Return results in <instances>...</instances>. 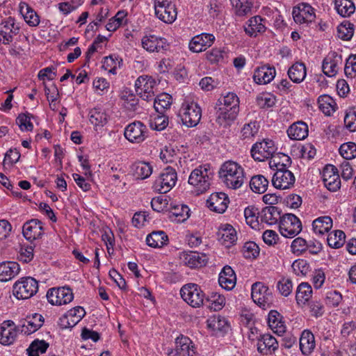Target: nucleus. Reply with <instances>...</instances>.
Segmentation results:
<instances>
[{"label": "nucleus", "mask_w": 356, "mask_h": 356, "mask_svg": "<svg viewBox=\"0 0 356 356\" xmlns=\"http://www.w3.org/2000/svg\"><path fill=\"white\" fill-rule=\"evenodd\" d=\"M49 343L44 340H34L27 349L28 356H39V353H44Z\"/></svg>", "instance_id": "obj_52"}, {"label": "nucleus", "mask_w": 356, "mask_h": 356, "mask_svg": "<svg viewBox=\"0 0 356 356\" xmlns=\"http://www.w3.org/2000/svg\"><path fill=\"white\" fill-rule=\"evenodd\" d=\"M312 289L307 282L300 283L296 293V300L298 305H305L308 302L312 296Z\"/></svg>", "instance_id": "obj_36"}, {"label": "nucleus", "mask_w": 356, "mask_h": 356, "mask_svg": "<svg viewBox=\"0 0 356 356\" xmlns=\"http://www.w3.org/2000/svg\"><path fill=\"white\" fill-rule=\"evenodd\" d=\"M287 134L292 140H304L308 136V126L304 122H297L287 129Z\"/></svg>", "instance_id": "obj_30"}, {"label": "nucleus", "mask_w": 356, "mask_h": 356, "mask_svg": "<svg viewBox=\"0 0 356 356\" xmlns=\"http://www.w3.org/2000/svg\"><path fill=\"white\" fill-rule=\"evenodd\" d=\"M190 209L188 206L184 204H177L171 207L170 218L175 216L179 222H183L189 217Z\"/></svg>", "instance_id": "obj_51"}, {"label": "nucleus", "mask_w": 356, "mask_h": 356, "mask_svg": "<svg viewBox=\"0 0 356 356\" xmlns=\"http://www.w3.org/2000/svg\"><path fill=\"white\" fill-rule=\"evenodd\" d=\"M156 81L148 75L140 76L135 82V89L138 95L143 100L151 102L155 96L154 88Z\"/></svg>", "instance_id": "obj_10"}, {"label": "nucleus", "mask_w": 356, "mask_h": 356, "mask_svg": "<svg viewBox=\"0 0 356 356\" xmlns=\"http://www.w3.org/2000/svg\"><path fill=\"white\" fill-rule=\"evenodd\" d=\"M177 180L176 170L173 168L168 166L163 169L159 177L154 181L153 188L159 193H166L175 186Z\"/></svg>", "instance_id": "obj_6"}, {"label": "nucleus", "mask_w": 356, "mask_h": 356, "mask_svg": "<svg viewBox=\"0 0 356 356\" xmlns=\"http://www.w3.org/2000/svg\"><path fill=\"white\" fill-rule=\"evenodd\" d=\"M239 112V98L234 92L224 96V127L230 126Z\"/></svg>", "instance_id": "obj_9"}, {"label": "nucleus", "mask_w": 356, "mask_h": 356, "mask_svg": "<svg viewBox=\"0 0 356 356\" xmlns=\"http://www.w3.org/2000/svg\"><path fill=\"white\" fill-rule=\"evenodd\" d=\"M142 46L149 52H161L166 51L169 47V44L164 38L150 35L143 38Z\"/></svg>", "instance_id": "obj_16"}, {"label": "nucleus", "mask_w": 356, "mask_h": 356, "mask_svg": "<svg viewBox=\"0 0 356 356\" xmlns=\"http://www.w3.org/2000/svg\"><path fill=\"white\" fill-rule=\"evenodd\" d=\"M291 248L294 254L300 255L307 250V242L304 238L298 237L292 241Z\"/></svg>", "instance_id": "obj_63"}, {"label": "nucleus", "mask_w": 356, "mask_h": 356, "mask_svg": "<svg viewBox=\"0 0 356 356\" xmlns=\"http://www.w3.org/2000/svg\"><path fill=\"white\" fill-rule=\"evenodd\" d=\"M275 74L276 71L274 67L263 65L255 70L253 79L257 84H266L275 78Z\"/></svg>", "instance_id": "obj_24"}, {"label": "nucleus", "mask_w": 356, "mask_h": 356, "mask_svg": "<svg viewBox=\"0 0 356 356\" xmlns=\"http://www.w3.org/2000/svg\"><path fill=\"white\" fill-rule=\"evenodd\" d=\"M323 180L325 186L330 191L340 188L341 179L337 168L333 165H327L323 171Z\"/></svg>", "instance_id": "obj_15"}, {"label": "nucleus", "mask_w": 356, "mask_h": 356, "mask_svg": "<svg viewBox=\"0 0 356 356\" xmlns=\"http://www.w3.org/2000/svg\"><path fill=\"white\" fill-rule=\"evenodd\" d=\"M22 232L29 241L40 238L43 235L42 223L38 219H31L24 224Z\"/></svg>", "instance_id": "obj_20"}, {"label": "nucleus", "mask_w": 356, "mask_h": 356, "mask_svg": "<svg viewBox=\"0 0 356 356\" xmlns=\"http://www.w3.org/2000/svg\"><path fill=\"white\" fill-rule=\"evenodd\" d=\"M222 192L211 193L207 200V207L212 211L222 213Z\"/></svg>", "instance_id": "obj_48"}, {"label": "nucleus", "mask_w": 356, "mask_h": 356, "mask_svg": "<svg viewBox=\"0 0 356 356\" xmlns=\"http://www.w3.org/2000/svg\"><path fill=\"white\" fill-rule=\"evenodd\" d=\"M338 36L343 40H350L354 33V25L348 21H344L337 27Z\"/></svg>", "instance_id": "obj_54"}, {"label": "nucleus", "mask_w": 356, "mask_h": 356, "mask_svg": "<svg viewBox=\"0 0 356 356\" xmlns=\"http://www.w3.org/2000/svg\"><path fill=\"white\" fill-rule=\"evenodd\" d=\"M291 164V158L289 156L281 153L277 154L276 156H273L269 163L270 168H275V170L288 169Z\"/></svg>", "instance_id": "obj_47"}, {"label": "nucleus", "mask_w": 356, "mask_h": 356, "mask_svg": "<svg viewBox=\"0 0 356 356\" xmlns=\"http://www.w3.org/2000/svg\"><path fill=\"white\" fill-rule=\"evenodd\" d=\"M32 115L29 113H21L16 119V124L22 131H31L33 129V124L31 122Z\"/></svg>", "instance_id": "obj_58"}, {"label": "nucleus", "mask_w": 356, "mask_h": 356, "mask_svg": "<svg viewBox=\"0 0 356 356\" xmlns=\"http://www.w3.org/2000/svg\"><path fill=\"white\" fill-rule=\"evenodd\" d=\"M182 299L193 307H200L203 305L204 293L196 284L189 283L183 286L180 290Z\"/></svg>", "instance_id": "obj_5"}, {"label": "nucleus", "mask_w": 356, "mask_h": 356, "mask_svg": "<svg viewBox=\"0 0 356 356\" xmlns=\"http://www.w3.org/2000/svg\"><path fill=\"white\" fill-rule=\"evenodd\" d=\"M276 149L274 142L271 140L264 139L261 142L254 143L251 148V156L255 161H264L273 158Z\"/></svg>", "instance_id": "obj_11"}, {"label": "nucleus", "mask_w": 356, "mask_h": 356, "mask_svg": "<svg viewBox=\"0 0 356 356\" xmlns=\"http://www.w3.org/2000/svg\"><path fill=\"white\" fill-rule=\"evenodd\" d=\"M344 72L347 77L356 76V55H351L346 60Z\"/></svg>", "instance_id": "obj_64"}, {"label": "nucleus", "mask_w": 356, "mask_h": 356, "mask_svg": "<svg viewBox=\"0 0 356 356\" xmlns=\"http://www.w3.org/2000/svg\"><path fill=\"white\" fill-rule=\"evenodd\" d=\"M268 325L275 332L282 333L285 332V326L282 321L281 314L275 311L271 310L268 314Z\"/></svg>", "instance_id": "obj_46"}, {"label": "nucleus", "mask_w": 356, "mask_h": 356, "mask_svg": "<svg viewBox=\"0 0 356 356\" xmlns=\"http://www.w3.org/2000/svg\"><path fill=\"white\" fill-rule=\"evenodd\" d=\"M260 216L262 222L269 225H275L278 220H281V211L278 207L274 206H268L264 207L260 212Z\"/></svg>", "instance_id": "obj_32"}, {"label": "nucleus", "mask_w": 356, "mask_h": 356, "mask_svg": "<svg viewBox=\"0 0 356 356\" xmlns=\"http://www.w3.org/2000/svg\"><path fill=\"white\" fill-rule=\"evenodd\" d=\"M287 74L289 79L293 83H300L302 82L306 77V66L303 63L296 62L289 68Z\"/></svg>", "instance_id": "obj_31"}, {"label": "nucleus", "mask_w": 356, "mask_h": 356, "mask_svg": "<svg viewBox=\"0 0 356 356\" xmlns=\"http://www.w3.org/2000/svg\"><path fill=\"white\" fill-rule=\"evenodd\" d=\"M213 175L209 164L202 165L193 170L188 180L189 185L193 186L192 192L195 195L207 192L210 188Z\"/></svg>", "instance_id": "obj_1"}, {"label": "nucleus", "mask_w": 356, "mask_h": 356, "mask_svg": "<svg viewBox=\"0 0 356 356\" xmlns=\"http://www.w3.org/2000/svg\"><path fill=\"white\" fill-rule=\"evenodd\" d=\"M108 115L101 108H95L90 111V122L95 127H104L108 122Z\"/></svg>", "instance_id": "obj_42"}, {"label": "nucleus", "mask_w": 356, "mask_h": 356, "mask_svg": "<svg viewBox=\"0 0 356 356\" xmlns=\"http://www.w3.org/2000/svg\"><path fill=\"white\" fill-rule=\"evenodd\" d=\"M44 322V317L38 313L26 316L21 325L20 331L25 334H32L38 330Z\"/></svg>", "instance_id": "obj_21"}, {"label": "nucleus", "mask_w": 356, "mask_h": 356, "mask_svg": "<svg viewBox=\"0 0 356 356\" xmlns=\"http://www.w3.org/2000/svg\"><path fill=\"white\" fill-rule=\"evenodd\" d=\"M291 267L294 273L298 276H305L310 271L309 264L304 259L296 260Z\"/></svg>", "instance_id": "obj_61"}, {"label": "nucleus", "mask_w": 356, "mask_h": 356, "mask_svg": "<svg viewBox=\"0 0 356 356\" xmlns=\"http://www.w3.org/2000/svg\"><path fill=\"white\" fill-rule=\"evenodd\" d=\"M19 327H16L12 321H5L0 327V343L12 344L16 339Z\"/></svg>", "instance_id": "obj_18"}, {"label": "nucleus", "mask_w": 356, "mask_h": 356, "mask_svg": "<svg viewBox=\"0 0 356 356\" xmlns=\"http://www.w3.org/2000/svg\"><path fill=\"white\" fill-rule=\"evenodd\" d=\"M312 227L316 234L322 235L328 232L332 227V220L330 216H322L313 221Z\"/></svg>", "instance_id": "obj_39"}, {"label": "nucleus", "mask_w": 356, "mask_h": 356, "mask_svg": "<svg viewBox=\"0 0 356 356\" xmlns=\"http://www.w3.org/2000/svg\"><path fill=\"white\" fill-rule=\"evenodd\" d=\"M178 116L184 125L194 127L201 120L202 109L197 102L184 100L179 110Z\"/></svg>", "instance_id": "obj_3"}, {"label": "nucleus", "mask_w": 356, "mask_h": 356, "mask_svg": "<svg viewBox=\"0 0 356 356\" xmlns=\"http://www.w3.org/2000/svg\"><path fill=\"white\" fill-rule=\"evenodd\" d=\"M318 104L319 109L327 115H330L335 111L337 104L327 95H321L318 99Z\"/></svg>", "instance_id": "obj_41"}, {"label": "nucleus", "mask_w": 356, "mask_h": 356, "mask_svg": "<svg viewBox=\"0 0 356 356\" xmlns=\"http://www.w3.org/2000/svg\"><path fill=\"white\" fill-rule=\"evenodd\" d=\"M20 270L19 265L15 261L0 263V281L8 282L14 278Z\"/></svg>", "instance_id": "obj_27"}, {"label": "nucleus", "mask_w": 356, "mask_h": 356, "mask_svg": "<svg viewBox=\"0 0 356 356\" xmlns=\"http://www.w3.org/2000/svg\"><path fill=\"white\" fill-rule=\"evenodd\" d=\"M206 300L209 303L208 307L211 311L219 312L222 309V298L220 293L212 292Z\"/></svg>", "instance_id": "obj_56"}, {"label": "nucleus", "mask_w": 356, "mask_h": 356, "mask_svg": "<svg viewBox=\"0 0 356 356\" xmlns=\"http://www.w3.org/2000/svg\"><path fill=\"white\" fill-rule=\"evenodd\" d=\"M175 345L179 356H195V346L189 337L180 334L175 339Z\"/></svg>", "instance_id": "obj_26"}, {"label": "nucleus", "mask_w": 356, "mask_h": 356, "mask_svg": "<svg viewBox=\"0 0 356 356\" xmlns=\"http://www.w3.org/2000/svg\"><path fill=\"white\" fill-rule=\"evenodd\" d=\"M238 232L231 224H224V247L230 248L237 244Z\"/></svg>", "instance_id": "obj_38"}, {"label": "nucleus", "mask_w": 356, "mask_h": 356, "mask_svg": "<svg viewBox=\"0 0 356 356\" xmlns=\"http://www.w3.org/2000/svg\"><path fill=\"white\" fill-rule=\"evenodd\" d=\"M49 303L53 305H62L70 303L74 298L72 290L69 286L51 288L47 293Z\"/></svg>", "instance_id": "obj_13"}, {"label": "nucleus", "mask_w": 356, "mask_h": 356, "mask_svg": "<svg viewBox=\"0 0 356 356\" xmlns=\"http://www.w3.org/2000/svg\"><path fill=\"white\" fill-rule=\"evenodd\" d=\"M346 235L341 230H335L329 234L327 241V244L332 248H339L345 243Z\"/></svg>", "instance_id": "obj_49"}, {"label": "nucleus", "mask_w": 356, "mask_h": 356, "mask_svg": "<svg viewBox=\"0 0 356 356\" xmlns=\"http://www.w3.org/2000/svg\"><path fill=\"white\" fill-rule=\"evenodd\" d=\"M293 174L288 169H277L273 175L272 183L276 188L286 189L295 183Z\"/></svg>", "instance_id": "obj_17"}, {"label": "nucleus", "mask_w": 356, "mask_h": 356, "mask_svg": "<svg viewBox=\"0 0 356 356\" xmlns=\"http://www.w3.org/2000/svg\"><path fill=\"white\" fill-rule=\"evenodd\" d=\"M251 297L254 303L262 308L270 307L273 302L272 292L268 286L260 282L252 285Z\"/></svg>", "instance_id": "obj_8"}, {"label": "nucleus", "mask_w": 356, "mask_h": 356, "mask_svg": "<svg viewBox=\"0 0 356 356\" xmlns=\"http://www.w3.org/2000/svg\"><path fill=\"white\" fill-rule=\"evenodd\" d=\"M243 253L246 259H255L259 256V248L256 243L248 241L244 243Z\"/></svg>", "instance_id": "obj_60"}, {"label": "nucleus", "mask_w": 356, "mask_h": 356, "mask_svg": "<svg viewBox=\"0 0 356 356\" xmlns=\"http://www.w3.org/2000/svg\"><path fill=\"white\" fill-rule=\"evenodd\" d=\"M335 8L342 17H349L354 13L355 6L351 0H335Z\"/></svg>", "instance_id": "obj_43"}, {"label": "nucleus", "mask_w": 356, "mask_h": 356, "mask_svg": "<svg viewBox=\"0 0 356 356\" xmlns=\"http://www.w3.org/2000/svg\"><path fill=\"white\" fill-rule=\"evenodd\" d=\"M168 237L163 231H154L149 234L146 238L147 245L157 248L168 244Z\"/></svg>", "instance_id": "obj_33"}, {"label": "nucleus", "mask_w": 356, "mask_h": 356, "mask_svg": "<svg viewBox=\"0 0 356 356\" xmlns=\"http://www.w3.org/2000/svg\"><path fill=\"white\" fill-rule=\"evenodd\" d=\"M244 170L234 161L224 162V184L231 189L239 188L244 182Z\"/></svg>", "instance_id": "obj_2"}, {"label": "nucleus", "mask_w": 356, "mask_h": 356, "mask_svg": "<svg viewBox=\"0 0 356 356\" xmlns=\"http://www.w3.org/2000/svg\"><path fill=\"white\" fill-rule=\"evenodd\" d=\"M122 60L116 55H110L104 58L102 67L109 73L115 74L118 67L120 66Z\"/></svg>", "instance_id": "obj_50"}, {"label": "nucleus", "mask_w": 356, "mask_h": 356, "mask_svg": "<svg viewBox=\"0 0 356 356\" xmlns=\"http://www.w3.org/2000/svg\"><path fill=\"white\" fill-rule=\"evenodd\" d=\"M339 153L346 160L356 157V144L353 142L343 143L339 148Z\"/></svg>", "instance_id": "obj_57"}, {"label": "nucleus", "mask_w": 356, "mask_h": 356, "mask_svg": "<svg viewBox=\"0 0 356 356\" xmlns=\"http://www.w3.org/2000/svg\"><path fill=\"white\" fill-rule=\"evenodd\" d=\"M20 12L29 26L35 27L39 25L40 22L39 15L28 3L20 4Z\"/></svg>", "instance_id": "obj_34"}, {"label": "nucleus", "mask_w": 356, "mask_h": 356, "mask_svg": "<svg viewBox=\"0 0 356 356\" xmlns=\"http://www.w3.org/2000/svg\"><path fill=\"white\" fill-rule=\"evenodd\" d=\"M147 128L140 121L128 124L124 131V136L131 143H141L147 137Z\"/></svg>", "instance_id": "obj_12"}, {"label": "nucleus", "mask_w": 356, "mask_h": 356, "mask_svg": "<svg viewBox=\"0 0 356 356\" xmlns=\"http://www.w3.org/2000/svg\"><path fill=\"white\" fill-rule=\"evenodd\" d=\"M221 321L222 316L219 314H213L207 319V327L213 335H218L222 332V325Z\"/></svg>", "instance_id": "obj_55"}, {"label": "nucleus", "mask_w": 356, "mask_h": 356, "mask_svg": "<svg viewBox=\"0 0 356 356\" xmlns=\"http://www.w3.org/2000/svg\"><path fill=\"white\" fill-rule=\"evenodd\" d=\"M341 60V56L335 52L328 55L323 61L322 70L323 73L330 77L334 76L338 72V62Z\"/></svg>", "instance_id": "obj_28"}, {"label": "nucleus", "mask_w": 356, "mask_h": 356, "mask_svg": "<svg viewBox=\"0 0 356 356\" xmlns=\"http://www.w3.org/2000/svg\"><path fill=\"white\" fill-rule=\"evenodd\" d=\"M257 350L262 355H268L273 353L278 348L276 339L269 334L257 337Z\"/></svg>", "instance_id": "obj_22"}, {"label": "nucleus", "mask_w": 356, "mask_h": 356, "mask_svg": "<svg viewBox=\"0 0 356 356\" xmlns=\"http://www.w3.org/2000/svg\"><path fill=\"white\" fill-rule=\"evenodd\" d=\"M214 40L215 37L209 33H202L195 35L189 43V49L191 51L195 53L205 51L208 47L212 45Z\"/></svg>", "instance_id": "obj_19"}, {"label": "nucleus", "mask_w": 356, "mask_h": 356, "mask_svg": "<svg viewBox=\"0 0 356 356\" xmlns=\"http://www.w3.org/2000/svg\"><path fill=\"white\" fill-rule=\"evenodd\" d=\"M19 31L20 27L13 17H9L3 20L0 24V35L2 36L3 44H10L13 41V38L19 34Z\"/></svg>", "instance_id": "obj_14"}, {"label": "nucleus", "mask_w": 356, "mask_h": 356, "mask_svg": "<svg viewBox=\"0 0 356 356\" xmlns=\"http://www.w3.org/2000/svg\"><path fill=\"white\" fill-rule=\"evenodd\" d=\"M156 17L165 23L171 24L177 19V12L175 4L158 8L155 10Z\"/></svg>", "instance_id": "obj_35"}, {"label": "nucleus", "mask_w": 356, "mask_h": 356, "mask_svg": "<svg viewBox=\"0 0 356 356\" xmlns=\"http://www.w3.org/2000/svg\"><path fill=\"white\" fill-rule=\"evenodd\" d=\"M280 232L286 238H293L302 230V223L299 218L292 213L284 215L280 220Z\"/></svg>", "instance_id": "obj_7"}, {"label": "nucleus", "mask_w": 356, "mask_h": 356, "mask_svg": "<svg viewBox=\"0 0 356 356\" xmlns=\"http://www.w3.org/2000/svg\"><path fill=\"white\" fill-rule=\"evenodd\" d=\"M236 283V275L234 270L229 266H224V290H232Z\"/></svg>", "instance_id": "obj_53"}, {"label": "nucleus", "mask_w": 356, "mask_h": 356, "mask_svg": "<svg viewBox=\"0 0 356 356\" xmlns=\"http://www.w3.org/2000/svg\"><path fill=\"white\" fill-rule=\"evenodd\" d=\"M154 107L159 114H163L167 109L170 108L172 104V96L168 93H161L154 97Z\"/></svg>", "instance_id": "obj_37"}, {"label": "nucleus", "mask_w": 356, "mask_h": 356, "mask_svg": "<svg viewBox=\"0 0 356 356\" xmlns=\"http://www.w3.org/2000/svg\"><path fill=\"white\" fill-rule=\"evenodd\" d=\"M134 175L137 179H145L152 172L151 165L145 162H138L133 165Z\"/></svg>", "instance_id": "obj_45"}, {"label": "nucleus", "mask_w": 356, "mask_h": 356, "mask_svg": "<svg viewBox=\"0 0 356 356\" xmlns=\"http://www.w3.org/2000/svg\"><path fill=\"white\" fill-rule=\"evenodd\" d=\"M268 181L263 175H258L252 177L250 181L251 190L256 193H264L266 191Z\"/></svg>", "instance_id": "obj_44"}, {"label": "nucleus", "mask_w": 356, "mask_h": 356, "mask_svg": "<svg viewBox=\"0 0 356 356\" xmlns=\"http://www.w3.org/2000/svg\"><path fill=\"white\" fill-rule=\"evenodd\" d=\"M300 350L302 355L308 356L315 349L316 341L314 334L309 330L302 332L299 339Z\"/></svg>", "instance_id": "obj_25"}, {"label": "nucleus", "mask_w": 356, "mask_h": 356, "mask_svg": "<svg viewBox=\"0 0 356 356\" xmlns=\"http://www.w3.org/2000/svg\"><path fill=\"white\" fill-rule=\"evenodd\" d=\"M259 129V124L256 121L245 124L241 130L242 136L244 139L254 137L257 134Z\"/></svg>", "instance_id": "obj_62"}, {"label": "nucleus", "mask_w": 356, "mask_h": 356, "mask_svg": "<svg viewBox=\"0 0 356 356\" xmlns=\"http://www.w3.org/2000/svg\"><path fill=\"white\" fill-rule=\"evenodd\" d=\"M181 259L186 266L191 268H200L207 264L206 255L195 251L183 252Z\"/></svg>", "instance_id": "obj_23"}, {"label": "nucleus", "mask_w": 356, "mask_h": 356, "mask_svg": "<svg viewBox=\"0 0 356 356\" xmlns=\"http://www.w3.org/2000/svg\"><path fill=\"white\" fill-rule=\"evenodd\" d=\"M168 125V117L163 114L157 115L149 122V127L153 130L162 131Z\"/></svg>", "instance_id": "obj_59"}, {"label": "nucleus", "mask_w": 356, "mask_h": 356, "mask_svg": "<svg viewBox=\"0 0 356 356\" xmlns=\"http://www.w3.org/2000/svg\"><path fill=\"white\" fill-rule=\"evenodd\" d=\"M264 19L260 16H254L250 18L246 25L244 26V31L250 37H256L259 33H263L266 30L265 25L262 23Z\"/></svg>", "instance_id": "obj_29"}, {"label": "nucleus", "mask_w": 356, "mask_h": 356, "mask_svg": "<svg viewBox=\"0 0 356 356\" xmlns=\"http://www.w3.org/2000/svg\"><path fill=\"white\" fill-rule=\"evenodd\" d=\"M237 16L243 17L251 14L252 3L250 0H229Z\"/></svg>", "instance_id": "obj_40"}, {"label": "nucleus", "mask_w": 356, "mask_h": 356, "mask_svg": "<svg viewBox=\"0 0 356 356\" xmlns=\"http://www.w3.org/2000/svg\"><path fill=\"white\" fill-rule=\"evenodd\" d=\"M38 291V282L32 277H22L13 286V295L17 299H29Z\"/></svg>", "instance_id": "obj_4"}]
</instances>
